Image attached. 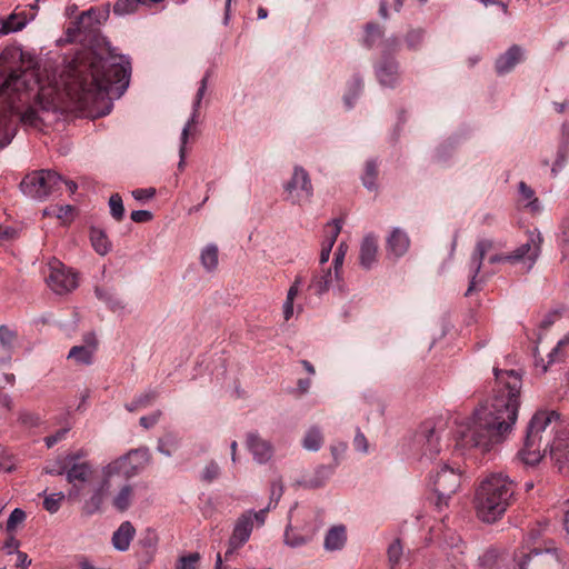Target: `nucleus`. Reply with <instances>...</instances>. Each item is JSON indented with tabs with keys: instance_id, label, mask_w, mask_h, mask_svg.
Segmentation results:
<instances>
[{
	"instance_id": "obj_1",
	"label": "nucleus",
	"mask_w": 569,
	"mask_h": 569,
	"mask_svg": "<svg viewBox=\"0 0 569 569\" xmlns=\"http://www.w3.org/2000/svg\"><path fill=\"white\" fill-rule=\"evenodd\" d=\"M522 380L515 370L495 368V387L489 402L477 408L457 430V446L490 451L503 442L517 421Z\"/></svg>"
},
{
	"instance_id": "obj_2",
	"label": "nucleus",
	"mask_w": 569,
	"mask_h": 569,
	"mask_svg": "<svg viewBox=\"0 0 569 569\" xmlns=\"http://www.w3.org/2000/svg\"><path fill=\"white\" fill-rule=\"evenodd\" d=\"M131 73L127 57L108 49L107 57L96 51L78 53L61 74L68 97L82 108L104 94L121 97L129 86Z\"/></svg>"
},
{
	"instance_id": "obj_3",
	"label": "nucleus",
	"mask_w": 569,
	"mask_h": 569,
	"mask_svg": "<svg viewBox=\"0 0 569 569\" xmlns=\"http://www.w3.org/2000/svg\"><path fill=\"white\" fill-rule=\"evenodd\" d=\"M0 72L8 73L0 86V109L13 111L18 102H27L34 92L41 97L37 62L17 48H9L0 54Z\"/></svg>"
},
{
	"instance_id": "obj_4",
	"label": "nucleus",
	"mask_w": 569,
	"mask_h": 569,
	"mask_svg": "<svg viewBox=\"0 0 569 569\" xmlns=\"http://www.w3.org/2000/svg\"><path fill=\"white\" fill-rule=\"evenodd\" d=\"M76 458L68 456V498L79 501L86 495H90L82 505V513L92 516L101 510L104 498L113 486V479L107 472V466L98 471L90 462L74 461Z\"/></svg>"
},
{
	"instance_id": "obj_5",
	"label": "nucleus",
	"mask_w": 569,
	"mask_h": 569,
	"mask_svg": "<svg viewBox=\"0 0 569 569\" xmlns=\"http://www.w3.org/2000/svg\"><path fill=\"white\" fill-rule=\"evenodd\" d=\"M558 419L556 411H538L533 415L526 429L523 448L518 453L526 465L538 463L547 450L558 462H569V437L565 439L557 435L552 442L548 440L542 446V432Z\"/></svg>"
},
{
	"instance_id": "obj_6",
	"label": "nucleus",
	"mask_w": 569,
	"mask_h": 569,
	"mask_svg": "<svg viewBox=\"0 0 569 569\" xmlns=\"http://www.w3.org/2000/svg\"><path fill=\"white\" fill-rule=\"evenodd\" d=\"M516 483L501 472L486 477L476 492V511L485 522L500 519L513 503Z\"/></svg>"
},
{
	"instance_id": "obj_7",
	"label": "nucleus",
	"mask_w": 569,
	"mask_h": 569,
	"mask_svg": "<svg viewBox=\"0 0 569 569\" xmlns=\"http://www.w3.org/2000/svg\"><path fill=\"white\" fill-rule=\"evenodd\" d=\"M542 237L539 232L532 231L528 236V240L519 246L511 253H500L489 257L488 262L499 263L508 262L510 264H521V271L528 272L535 266L541 251Z\"/></svg>"
},
{
	"instance_id": "obj_8",
	"label": "nucleus",
	"mask_w": 569,
	"mask_h": 569,
	"mask_svg": "<svg viewBox=\"0 0 569 569\" xmlns=\"http://www.w3.org/2000/svg\"><path fill=\"white\" fill-rule=\"evenodd\" d=\"M150 459L151 456L148 448L133 449L108 463L107 472L112 476L113 483L117 479L129 480L144 469Z\"/></svg>"
},
{
	"instance_id": "obj_9",
	"label": "nucleus",
	"mask_w": 569,
	"mask_h": 569,
	"mask_svg": "<svg viewBox=\"0 0 569 569\" xmlns=\"http://www.w3.org/2000/svg\"><path fill=\"white\" fill-rule=\"evenodd\" d=\"M62 177L56 171L40 170L27 174L21 183V191L34 199H44L60 190Z\"/></svg>"
},
{
	"instance_id": "obj_10",
	"label": "nucleus",
	"mask_w": 569,
	"mask_h": 569,
	"mask_svg": "<svg viewBox=\"0 0 569 569\" xmlns=\"http://www.w3.org/2000/svg\"><path fill=\"white\" fill-rule=\"evenodd\" d=\"M313 197L310 174L301 166H295L291 177L283 183V200L293 206L309 203Z\"/></svg>"
},
{
	"instance_id": "obj_11",
	"label": "nucleus",
	"mask_w": 569,
	"mask_h": 569,
	"mask_svg": "<svg viewBox=\"0 0 569 569\" xmlns=\"http://www.w3.org/2000/svg\"><path fill=\"white\" fill-rule=\"evenodd\" d=\"M430 480L436 493V507L441 510L459 489L461 475L452 467L443 465L431 475Z\"/></svg>"
},
{
	"instance_id": "obj_12",
	"label": "nucleus",
	"mask_w": 569,
	"mask_h": 569,
	"mask_svg": "<svg viewBox=\"0 0 569 569\" xmlns=\"http://www.w3.org/2000/svg\"><path fill=\"white\" fill-rule=\"evenodd\" d=\"M517 569H561V562L555 549L525 551L522 548L515 555Z\"/></svg>"
},
{
	"instance_id": "obj_13",
	"label": "nucleus",
	"mask_w": 569,
	"mask_h": 569,
	"mask_svg": "<svg viewBox=\"0 0 569 569\" xmlns=\"http://www.w3.org/2000/svg\"><path fill=\"white\" fill-rule=\"evenodd\" d=\"M46 280L48 286L59 295L69 292L78 286L76 273L57 259L48 263Z\"/></svg>"
},
{
	"instance_id": "obj_14",
	"label": "nucleus",
	"mask_w": 569,
	"mask_h": 569,
	"mask_svg": "<svg viewBox=\"0 0 569 569\" xmlns=\"http://www.w3.org/2000/svg\"><path fill=\"white\" fill-rule=\"evenodd\" d=\"M492 248V241L488 239H481L477 242L475 250L470 258L469 263V277L470 282L469 287L467 289L466 296H471L475 290L478 289V283L481 281V278L479 279V272L482 267V261L486 257V254L491 250Z\"/></svg>"
},
{
	"instance_id": "obj_15",
	"label": "nucleus",
	"mask_w": 569,
	"mask_h": 569,
	"mask_svg": "<svg viewBox=\"0 0 569 569\" xmlns=\"http://www.w3.org/2000/svg\"><path fill=\"white\" fill-rule=\"evenodd\" d=\"M416 442L421 446L422 457L427 459L433 460L440 452L439 436L430 421L420 426Z\"/></svg>"
},
{
	"instance_id": "obj_16",
	"label": "nucleus",
	"mask_w": 569,
	"mask_h": 569,
	"mask_svg": "<svg viewBox=\"0 0 569 569\" xmlns=\"http://www.w3.org/2000/svg\"><path fill=\"white\" fill-rule=\"evenodd\" d=\"M253 530L251 510L242 513L236 521L232 533L229 538V545L232 548H241L250 538Z\"/></svg>"
},
{
	"instance_id": "obj_17",
	"label": "nucleus",
	"mask_w": 569,
	"mask_h": 569,
	"mask_svg": "<svg viewBox=\"0 0 569 569\" xmlns=\"http://www.w3.org/2000/svg\"><path fill=\"white\" fill-rule=\"evenodd\" d=\"M96 350V336L93 333H88L84 336V345L74 346L70 349L68 359L73 360L78 365H91Z\"/></svg>"
},
{
	"instance_id": "obj_18",
	"label": "nucleus",
	"mask_w": 569,
	"mask_h": 569,
	"mask_svg": "<svg viewBox=\"0 0 569 569\" xmlns=\"http://www.w3.org/2000/svg\"><path fill=\"white\" fill-rule=\"evenodd\" d=\"M376 73L381 86L393 88L399 80L397 61L390 57H382L376 67Z\"/></svg>"
},
{
	"instance_id": "obj_19",
	"label": "nucleus",
	"mask_w": 569,
	"mask_h": 569,
	"mask_svg": "<svg viewBox=\"0 0 569 569\" xmlns=\"http://www.w3.org/2000/svg\"><path fill=\"white\" fill-rule=\"evenodd\" d=\"M247 447L252 453L254 460L259 463H266L273 455V448L269 441L262 439L258 433L250 432L247 436Z\"/></svg>"
},
{
	"instance_id": "obj_20",
	"label": "nucleus",
	"mask_w": 569,
	"mask_h": 569,
	"mask_svg": "<svg viewBox=\"0 0 569 569\" xmlns=\"http://www.w3.org/2000/svg\"><path fill=\"white\" fill-rule=\"evenodd\" d=\"M378 254V238L369 233L367 234L360 244L359 263L363 269H371L377 262Z\"/></svg>"
},
{
	"instance_id": "obj_21",
	"label": "nucleus",
	"mask_w": 569,
	"mask_h": 569,
	"mask_svg": "<svg viewBox=\"0 0 569 569\" xmlns=\"http://www.w3.org/2000/svg\"><path fill=\"white\" fill-rule=\"evenodd\" d=\"M34 18V14H27L26 10L18 11V8L4 19H0V33L9 34L11 32L19 31L26 27V24Z\"/></svg>"
},
{
	"instance_id": "obj_22",
	"label": "nucleus",
	"mask_w": 569,
	"mask_h": 569,
	"mask_svg": "<svg viewBox=\"0 0 569 569\" xmlns=\"http://www.w3.org/2000/svg\"><path fill=\"white\" fill-rule=\"evenodd\" d=\"M18 345L17 331L8 326H0V361L8 363L11 360L12 352Z\"/></svg>"
},
{
	"instance_id": "obj_23",
	"label": "nucleus",
	"mask_w": 569,
	"mask_h": 569,
	"mask_svg": "<svg viewBox=\"0 0 569 569\" xmlns=\"http://www.w3.org/2000/svg\"><path fill=\"white\" fill-rule=\"evenodd\" d=\"M521 60L522 49L515 44L496 60V71L499 74H506L510 72Z\"/></svg>"
},
{
	"instance_id": "obj_24",
	"label": "nucleus",
	"mask_w": 569,
	"mask_h": 569,
	"mask_svg": "<svg viewBox=\"0 0 569 569\" xmlns=\"http://www.w3.org/2000/svg\"><path fill=\"white\" fill-rule=\"evenodd\" d=\"M136 535V529L130 521H123L112 535V546L119 551H127Z\"/></svg>"
},
{
	"instance_id": "obj_25",
	"label": "nucleus",
	"mask_w": 569,
	"mask_h": 569,
	"mask_svg": "<svg viewBox=\"0 0 569 569\" xmlns=\"http://www.w3.org/2000/svg\"><path fill=\"white\" fill-rule=\"evenodd\" d=\"M409 244V237L405 231L398 228H396L388 238V248L396 257L403 256L407 252Z\"/></svg>"
},
{
	"instance_id": "obj_26",
	"label": "nucleus",
	"mask_w": 569,
	"mask_h": 569,
	"mask_svg": "<svg viewBox=\"0 0 569 569\" xmlns=\"http://www.w3.org/2000/svg\"><path fill=\"white\" fill-rule=\"evenodd\" d=\"M333 279H336V277L331 269H322L320 272L313 274L309 289L313 290L316 295H322L328 291Z\"/></svg>"
},
{
	"instance_id": "obj_27",
	"label": "nucleus",
	"mask_w": 569,
	"mask_h": 569,
	"mask_svg": "<svg viewBox=\"0 0 569 569\" xmlns=\"http://www.w3.org/2000/svg\"><path fill=\"white\" fill-rule=\"evenodd\" d=\"M336 466L330 465H321L316 470L312 477H310L306 481V486L309 488H320L326 485V482L332 477L336 471Z\"/></svg>"
},
{
	"instance_id": "obj_28",
	"label": "nucleus",
	"mask_w": 569,
	"mask_h": 569,
	"mask_svg": "<svg viewBox=\"0 0 569 569\" xmlns=\"http://www.w3.org/2000/svg\"><path fill=\"white\" fill-rule=\"evenodd\" d=\"M346 528L343 526L332 527L325 538V548L327 550L341 549L346 542Z\"/></svg>"
},
{
	"instance_id": "obj_29",
	"label": "nucleus",
	"mask_w": 569,
	"mask_h": 569,
	"mask_svg": "<svg viewBox=\"0 0 569 569\" xmlns=\"http://www.w3.org/2000/svg\"><path fill=\"white\" fill-rule=\"evenodd\" d=\"M200 262L208 272L217 270L219 263V249L217 244L210 243L202 249Z\"/></svg>"
},
{
	"instance_id": "obj_30",
	"label": "nucleus",
	"mask_w": 569,
	"mask_h": 569,
	"mask_svg": "<svg viewBox=\"0 0 569 569\" xmlns=\"http://www.w3.org/2000/svg\"><path fill=\"white\" fill-rule=\"evenodd\" d=\"M181 438L177 432L168 431L158 440L157 449L162 455L170 457L179 448Z\"/></svg>"
},
{
	"instance_id": "obj_31",
	"label": "nucleus",
	"mask_w": 569,
	"mask_h": 569,
	"mask_svg": "<svg viewBox=\"0 0 569 569\" xmlns=\"http://www.w3.org/2000/svg\"><path fill=\"white\" fill-rule=\"evenodd\" d=\"M134 498V490L131 485H124L112 499V506L120 512L129 509Z\"/></svg>"
},
{
	"instance_id": "obj_32",
	"label": "nucleus",
	"mask_w": 569,
	"mask_h": 569,
	"mask_svg": "<svg viewBox=\"0 0 569 569\" xmlns=\"http://www.w3.org/2000/svg\"><path fill=\"white\" fill-rule=\"evenodd\" d=\"M325 441L323 433L318 426L310 427L302 439V446L310 451H318Z\"/></svg>"
},
{
	"instance_id": "obj_33",
	"label": "nucleus",
	"mask_w": 569,
	"mask_h": 569,
	"mask_svg": "<svg viewBox=\"0 0 569 569\" xmlns=\"http://www.w3.org/2000/svg\"><path fill=\"white\" fill-rule=\"evenodd\" d=\"M94 292L97 298L103 301L112 311L124 308L123 301L109 289L97 287Z\"/></svg>"
},
{
	"instance_id": "obj_34",
	"label": "nucleus",
	"mask_w": 569,
	"mask_h": 569,
	"mask_svg": "<svg viewBox=\"0 0 569 569\" xmlns=\"http://www.w3.org/2000/svg\"><path fill=\"white\" fill-rule=\"evenodd\" d=\"M90 239L97 253L103 256L109 252L111 244L102 230L92 229L90 232Z\"/></svg>"
},
{
	"instance_id": "obj_35",
	"label": "nucleus",
	"mask_w": 569,
	"mask_h": 569,
	"mask_svg": "<svg viewBox=\"0 0 569 569\" xmlns=\"http://www.w3.org/2000/svg\"><path fill=\"white\" fill-rule=\"evenodd\" d=\"M74 30L80 33H93L98 30L92 14H90V9L86 12H82L80 17L74 22Z\"/></svg>"
},
{
	"instance_id": "obj_36",
	"label": "nucleus",
	"mask_w": 569,
	"mask_h": 569,
	"mask_svg": "<svg viewBox=\"0 0 569 569\" xmlns=\"http://www.w3.org/2000/svg\"><path fill=\"white\" fill-rule=\"evenodd\" d=\"M568 154H569V140L560 141L558 150H557V158L551 168V173L553 177H556L557 173L565 166Z\"/></svg>"
},
{
	"instance_id": "obj_37",
	"label": "nucleus",
	"mask_w": 569,
	"mask_h": 569,
	"mask_svg": "<svg viewBox=\"0 0 569 569\" xmlns=\"http://www.w3.org/2000/svg\"><path fill=\"white\" fill-rule=\"evenodd\" d=\"M42 495L44 496L43 508L50 513H56L66 498L63 492L51 493L48 496L43 492Z\"/></svg>"
},
{
	"instance_id": "obj_38",
	"label": "nucleus",
	"mask_w": 569,
	"mask_h": 569,
	"mask_svg": "<svg viewBox=\"0 0 569 569\" xmlns=\"http://www.w3.org/2000/svg\"><path fill=\"white\" fill-rule=\"evenodd\" d=\"M377 176H378L377 163L372 160L367 161L365 174L362 176L363 186L369 190H373L376 188Z\"/></svg>"
},
{
	"instance_id": "obj_39",
	"label": "nucleus",
	"mask_w": 569,
	"mask_h": 569,
	"mask_svg": "<svg viewBox=\"0 0 569 569\" xmlns=\"http://www.w3.org/2000/svg\"><path fill=\"white\" fill-rule=\"evenodd\" d=\"M341 228L342 221L340 219H336L332 222L328 223L326 227V240L323 241L322 244L330 246V249H332L341 231Z\"/></svg>"
},
{
	"instance_id": "obj_40",
	"label": "nucleus",
	"mask_w": 569,
	"mask_h": 569,
	"mask_svg": "<svg viewBox=\"0 0 569 569\" xmlns=\"http://www.w3.org/2000/svg\"><path fill=\"white\" fill-rule=\"evenodd\" d=\"M207 83H208V74H206L202 80L200 81V87L197 91L194 101H193V111L190 120L187 123H190V128L196 124L197 117H198V109L200 107L201 100L206 93L207 90Z\"/></svg>"
},
{
	"instance_id": "obj_41",
	"label": "nucleus",
	"mask_w": 569,
	"mask_h": 569,
	"mask_svg": "<svg viewBox=\"0 0 569 569\" xmlns=\"http://www.w3.org/2000/svg\"><path fill=\"white\" fill-rule=\"evenodd\" d=\"M19 234L20 228L17 226L0 223V246L14 241Z\"/></svg>"
},
{
	"instance_id": "obj_42",
	"label": "nucleus",
	"mask_w": 569,
	"mask_h": 569,
	"mask_svg": "<svg viewBox=\"0 0 569 569\" xmlns=\"http://www.w3.org/2000/svg\"><path fill=\"white\" fill-rule=\"evenodd\" d=\"M347 251H348V244L346 242H340L335 252L333 269H335V277H336L337 281L340 280L341 269L343 266V260L347 254Z\"/></svg>"
},
{
	"instance_id": "obj_43",
	"label": "nucleus",
	"mask_w": 569,
	"mask_h": 569,
	"mask_svg": "<svg viewBox=\"0 0 569 569\" xmlns=\"http://www.w3.org/2000/svg\"><path fill=\"white\" fill-rule=\"evenodd\" d=\"M519 193L523 200H528L527 207L530 208L531 211L539 210V201L538 198L535 197V191L523 181L519 183Z\"/></svg>"
},
{
	"instance_id": "obj_44",
	"label": "nucleus",
	"mask_w": 569,
	"mask_h": 569,
	"mask_svg": "<svg viewBox=\"0 0 569 569\" xmlns=\"http://www.w3.org/2000/svg\"><path fill=\"white\" fill-rule=\"evenodd\" d=\"M139 4V0H118L113 4V13L117 16L132 13L138 9Z\"/></svg>"
},
{
	"instance_id": "obj_45",
	"label": "nucleus",
	"mask_w": 569,
	"mask_h": 569,
	"mask_svg": "<svg viewBox=\"0 0 569 569\" xmlns=\"http://www.w3.org/2000/svg\"><path fill=\"white\" fill-rule=\"evenodd\" d=\"M110 213L117 221H121L124 216L122 198L119 193L111 194L109 199Z\"/></svg>"
},
{
	"instance_id": "obj_46",
	"label": "nucleus",
	"mask_w": 569,
	"mask_h": 569,
	"mask_svg": "<svg viewBox=\"0 0 569 569\" xmlns=\"http://www.w3.org/2000/svg\"><path fill=\"white\" fill-rule=\"evenodd\" d=\"M362 88H363L362 80L358 77H355L352 79V82L350 83V88H349L348 92L343 97L345 103L348 109L352 108V106H353L352 100H355L359 96Z\"/></svg>"
},
{
	"instance_id": "obj_47",
	"label": "nucleus",
	"mask_w": 569,
	"mask_h": 569,
	"mask_svg": "<svg viewBox=\"0 0 569 569\" xmlns=\"http://www.w3.org/2000/svg\"><path fill=\"white\" fill-rule=\"evenodd\" d=\"M201 557L198 552L181 556L176 563V569H199Z\"/></svg>"
},
{
	"instance_id": "obj_48",
	"label": "nucleus",
	"mask_w": 569,
	"mask_h": 569,
	"mask_svg": "<svg viewBox=\"0 0 569 569\" xmlns=\"http://www.w3.org/2000/svg\"><path fill=\"white\" fill-rule=\"evenodd\" d=\"M423 29H411L406 36V44L410 50H418L423 41Z\"/></svg>"
},
{
	"instance_id": "obj_49",
	"label": "nucleus",
	"mask_w": 569,
	"mask_h": 569,
	"mask_svg": "<svg viewBox=\"0 0 569 569\" xmlns=\"http://www.w3.org/2000/svg\"><path fill=\"white\" fill-rule=\"evenodd\" d=\"M68 466H69L68 456H66L62 460H58L53 463L47 465L43 468V471L47 475H51V476H60V475L67 476Z\"/></svg>"
},
{
	"instance_id": "obj_50",
	"label": "nucleus",
	"mask_w": 569,
	"mask_h": 569,
	"mask_svg": "<svg viewBox=\"0 0 569 569\" xmlns=\"http://www.w3.org/2000/svg\"><path fill=\"white\" fill-rule=\"evenodd\" d=\"M310 540V537L296 533L292 529H287L284 532V542L290 547H300Z\"/></svg>"
},
{
	"instance_id": "obj_51",
	"label": "nucleus",
	"mask_w": 569,
	"mask_h": 569,
	"mask_svg": "<svg viewBox=\"0 0 569 569\" xmlns=\"http://www.w3.org/2000/svg\"><path fill=\"white\" fill-rule=\"evenodd\" d=\"M348 449L347 442L336 441L330 446V452L333 459V466L338 467Z\"/></svg>"
},
{
	"instance_id": "obj_52",
	"label": "nucleus",
	"mask_w": 569,
	"mask_h": 569,
	"mask_svg": "<svg viewBox=\"0 0 569 569\" xmlns=\"http://www.w3.org/2000/svg\"><path fill=\"white\" fill-rule=\"evenodd\" d=\"M382 36V28L377 23H368L366 28V44L370 48Z\"/></svg>"
},
{
	"instance_id": "obj_53",
	"label": "nucleus",
	"mask_w": 569,
	"mask_h": 569,
	"mask_svg": "<svg viewBox=\"0 0 569 569\" xmlns=\"http://www.w3.org/2000/svg\"><path fill=\"white\" fill-rule=\"evenodd\" d=\"M220 473V468L217 462L210 461L208 462L202 472H201V480L206 482H212L214 479L218 478Z\"/></svg>"
},
{
	"instance_id": "obj_54",
	"label": "nucleus",
	"mask_w": 569,
	"mask_h": 569,
	"mask_svg": "<svg viewBox=\"0 0 569 569\" xmlns=\"http://www.w3.org/2000/svg\"><path fill=\"white\" fill-rule=\"evenodd\" d=\"M189 132H190V123H187L182 130V133H181V146H180V149H179V157H180V161L178 163V170L179 171H182L186 167V144H187V141H188V137H189Z\"/></svg>"
},
{
	"instance_id": "obj_55",
	"label": "nucleus",
	"mask_w": 569,
	"mask_h": 569,
	"mask_svg": "<svg viewBox=\"0 0 569 569\" xmlns=\"http://www.w3.org/2000/svg\"><path fill=\"white\" fill-rule=\"evenodd\" d=\"M26 517H27V515L22 509L16 508L11 512V515L7 521V530L13 531L20 523H22L26 520Z\"/></svg>"
},
{
	"instance_id": "obj_56",
	"label": "nucleus",
	"mask_w": 569,
	"mask_h": 569,
	"mask_svg": "<svg viewBox=\"0 0 569 569\" xmlns=\"http://www.w3.org/2000/svg\"><path fill=\"white\" fill-rule=\"evenodd\" d=\"M159 392L157 390H149L136 397L138 406L142 408H147L151 406L156 399L158 398Z\"/></svg>"
},
{
	"instance_id": "obj_57",
	"label": "nucleus",
	"mask_w": 569,
	"mask_h": 569,
	"mask_svg": "<svg viewBox=\"0 0 569 569\" xmlns=\"http://www.w3.org/2000/svg\"><path fill=\"white\" fill-rule=\"evenodd\" d=\"M109 13V4H107L104 8L90 9V14H92L97 28L108 19Z\"/></svg>"
},
{
	"instance_id": "obj_58",
	"label": "nucleus",
	"mask_w": 569,
	"mask_h": 569,
	"mask_svg": "<svg viewBox=\"0 0 569 569\" xmlns=\"http://www.w3.org/2000/svg\"><path fill=\"white\" fill-rule=\"evenodd\" d=\"M21 121L24 124H28L31 127H38L39 122H40V118H39L38 112L34 109L29 108L21 114Z\"/></svg>"
},
{
	"instance_id": "obj_59",
	"label": "nucleus",
	"mask_w": 569,
	"mask_h": 569,
	"mask_svg": "<svg viewBox=\"0 0 569 569\" xmlns=\"http://www.w3.org/2000/svg\"><path fill=\"white\" fill-rule=\"evenodd\" d=\"M401 553H402V547H401L399 540L392 542L389 546V548H388V558H389V561L391 562L392 566L398 563V561H399V559L401 557Z\"/></svg>"
},
{
	"instance_id": "obj_60",
	"label": "nucleus",
	"mask_w": 569,
	"mask_h": 569,
	"mask_svg": "<svg viewBox=\"0 0 569 569\" xmlns=\"http://www.w3.org/2000/svg\"><path fill=\"white\" fill-rule=\"evenodd\" d=\"M19 420L28 427H36L40 423V417L37 413L23 411L19 415Z\"/></svg>"
},
{
	"instance_id": "obj_61",
	"label": "nucleus",
	"mask_w": 569,
	"mask_h": 569,
	"mask_svg": "<svg viewBox=\"0 0 569 569\" xmlns=\"http://www.w3.org/2000/svg\"><path fill=\"white\" fill-rule=\"evenodd\" d=\"M353 447L356 450L361 451L363 453L368 452V441L366 436L360 431V429H357L355 439H353Z\"/></svg>"
},
{
	"instance_id": "obj_62",
	"label": "nucleus",
	"mask_w": 569,
	"mask_h": 569,
	"mask_svg": "<svg viewBox=\"0 0 569 569\" xmlns=\"http://www.w3.org/2000/svg\"><path fill=\"white\" fill-rule=\"evenodd\" d=\"M161 415V411L158 410L150 416H143L140 418V425L146 429H150L159 421Z\"/></svg>"
},
{
	"instance_id": "obj_63",
	"label": "nucleus",
	"mask_w": 569,
	"mask_h": 569,
	"mask_svg": "<svg viewBox=\"0 0 569 569\" xmlns=\"http://www.w3.org/2000/svg\"><path fill=\"white\" fill-rule=\"evenodd\" d=\"M569 343V335L565 337L563 339L559 340L557 346L550 351L549 353V363L558 361L559 360V352L560 350Z\"/></svg>"
},
{
	"instance_id": "obj_64",
	"label": "nucleus",
	"mask_w": 569,
	"mask_h": 569,
	"mask_svg": "<svg viewBox=\"0 0 569 569\" xmlns=\"http://www.w3.org/2000/svg\"><path fill=\"white\" fill-rule=\"evenodd\" d=\"M131 220L134 222H148L152 219V213L147 210H136L131 212Z\"/></svg>"
}]
</instances>
